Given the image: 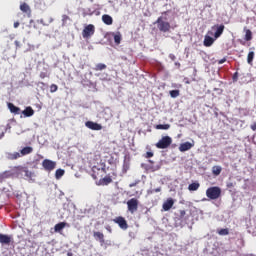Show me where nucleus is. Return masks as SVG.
Masks as SVG:
<instances>
[{
	"instance_id": "obj_18",
	"label": "nucleus",
	"mask_w": 256,
	"mask_h": 256,
	"mask_svg": "<svg viewBox=\"0 0 256 256\" xmlns=\"http://www.w3.org/2000/svg\"><path fill=\"white\" fill-rule=\"evenodd\" d=\"M215 43V39L211 36L206 35L204 37L203 45L204 47H211Z\"/></svg>"
},
{
	"instance_id": "obj_36",
	"label": "nucleus",
	"mask_w": 256,
	"mask_h": 256,
	"mask_svg": "<svg viewBox=\"0 0 256 256\" xmlns=\"http://www.w3.org/2000/svg\"><path fill=\"white\" fill-rule=\"evenodd\" d=\"M40 23H41L42 25H49V24L53 23V18L47 17V22H45L44 19H41V20H40Z\"/></svg>"
},
{
	"instance_id": "obj_31",
	"label": "nucleus",
	"mask_w": 256,
	"mask_h": 256,
	"mask_svg": "<svg viewBox=\"0 0 256 256\" xmlns=\"http://www.w3.org/2000/svg\"><path fill=\"white\" fill-rule=\"evenodd\" d=\"M199 187H200V184L198 182H194L188 186V189L190 191H197V189H199Z\"/></svg>"
},
{
	"instance_id": "obj_25",
	"label": "nucleus",
	"mask_w": 256,
	"mask_h": 256,
	"mask_svg": "<svg viewBox=\"0 0 256 256\" xmlns=\"http://www.w3.org/2000/svg\"><path fill=\"white\" fill-rule=\"evenodd\" d=\"M221 171H223V168L221 166L212 167V174L215 175V177L221 175Z\"/></svg>"
},
{
	"instance_id": "obj_14",
	"label": "nucleus",
	"mask_w": 256,
	"mask_h": 256,
	"mask_svg": "<svg viewBox=\"0 0 256 256\" xmlns=\"http://www.w3.org/2000/svg\"><path fill=\"white\" fill-rule=\"evenodd\" d=\"M175 205V200L173 198H168L162 205L164 211H170Z\"/></svg>"
},
{
	"instance_id": "obj_3",
	"label": "nucleus",
	"mask_w": 256,
	"mask_h": 256,
	"mask_svg": "<svg viewBox=\"0 0 256 256\" xmlns=\"http://www.w3.org/2000/svg\"><path fill=\"white\" fill-rule=\"evenodd\" d=\"M156 24L159 31L162 33H167L171 30V24L169 22L163 21V17L161 16L156 20Z\"/></svg>"
},
{
	"instance_id": "obj_20",
	"label": "nucleus",
	"mask_w": 256,
	"mask_h": 256,
	"mask_svg": "<svg viewBox=\"0 0 256 256\" xmlns=\"http://www.w3.org/2000/svg\"><path fill=\"white\" fill-rule=\"evenodd\" d=\"M102 21L105 25H113V17H111L109 14H104L102 16Z\"/></svg>"
},
{
	"instance_id": "obj_16",
	"label": "nucleus",
	"mask_w": 256,
	"mask_h": 256,
	"mask_svg": "<svg viewBox=\"0 0 256 256\" xmlns=\"http://www.w3.org/2000/svg\"><path fill=\"white\" fill-rule=\"evenodd\" d=\"M192 147L193 144L191 142H184L180 144L179 151H181V153H185V151H189Z\"/></svg>"
},
{
	"instance_id": "obj_34",
	"label": "nucleus",
	"mask_w": 256,
	"mask_h": 256,
	"mask_svg": "<svg viewBox=\"0 0 256 256\" xmlns=\"http://www.w3.org/2000/svg\"><path fill=\"white\" fill-rule=\"evenodd\" d=\"M63 175H65V170H63V169L56 170V172H55L56 179H61V177H63Z\"/></svg>"
},
{
	"instance_id": "obj_48",
	"label": "nucleus",
	"mask_w": 256,
	"mask_h": 256,
	"mask_svg": "<svg viewBox=\"0 0 256 256\" xmlns=\"http://www.w3.org/2000/svg\"><path fill=\"white\" fill-rule=\"evenodd\" d=\"M14 43H15L16 47H21V45H20V42H19V41H17V40H16Z\"/></svg>"
},
{
	"instance_id": "obj_40",
	"label": "nucleus",
	"mask_w": 256,
	"mask_h": 256,
	"mask_svg": "<svg viewBox=\"0 0 256 256\" xmlns=\"http://www.w3.org/2000/svg\"><path fill=\"white\" fill-rule=\"evenodd\" d=\"M161 187L155 188L154 190H148V195H153V193H160Z\"/></svg>"
},
{
	"instance_id": "obj_17",
	"label": "nucleus",
	"mask_w": 256,
	"mask_h": 256,
	"mask_svg": "<svg viewBox=\"0 0 256 256\" xmlns=\"http://www.w3.org/2000/svg\"><path fill=\"white\" fill-rule=\"evenodd\" d=\"M20 11H22V13H26L27 17H31V7L27 5V3H22L20 5Z\"/></svg>"
},
{
	"instance_id": "obj_41",
	"label": "nucleus",
	"mask_w": 256,
	"mask_h": 256,
	"mask_svg": "<svg viewBox=\"0 0 256 256\" xmlns=\"http://www.w3.org/2000/svg\"><path fill=\"white\" fill-rule=\"evenodd\" d=\"M47 77H49V73H47V72H41L40 73V79H45Z\"/></svg>"
},
{
	"instance_id": "obj_4",
	"label": "nucleus",
	"mask_w": 256,
	"mask_h": 256,
	"mask_svg": "<svg viewBox=\"0 0 256 256\" xmlns=\"http://www.w3.org/2000/svg\"><path fill=\"white\" fill-rule=\"evenodd\" d=\"M173 143V139L169 136H164L156 143L157 149H168Z\"/></svg>"
},
{
	"instance_id": "obj_1",
	"label": "nucleus",
	"mask_w": 256,
	"mask_h": 256,
	"mask_svg": "<svg viewBox=\"0 0 256 256\" xmlns=\"http://www.w3.org/2000/svg\"><path fill=\"white\" fill-rule=\"evenodd\" d=\"M206 197L212 201L219 199L221 197V188L218 186L209 187L206 190Z\"/></svg>"
},
{
	"instance_id": "obj_13",
	"label": "nucleus",
	"mask_w": 256,
	"mask_h": 256,
	"mask_svg": "<svg viewBox=\"0 0 256 256\" xmlns=\"http://www.w3.org/2000/svg\"><path fill=\"white\" fill-rule=\"evenodd\" d=\"M12 241H13V237H11L7 234H1L0 233V243H1V245H11Z\"/></svg>"
},
{
	"instance_id": "obj_44",
	"label": "nucleus",
	"mask_w": 256,
	"mask_h": 256,
	"mask_svg": "<svg viewBox=\"0 0 256 256\" xmlns=\"http://www.w3.org/2000/svg\"><path fill=\"white\" fill-rule=\"evenodd\" d=\"M227 61V58H222L221 60L218 61V65H223Z\"/></svg>"
},
{
	"instance_id": "obj_49",
	"label": "nucleus",
	"mask_w": 256,
	"mask_h": 256,
	"mask_svg": "<svg viewBox=\"0 0 256 256\" xmlns=\"http://www.w3.org/2000/svg\"><path fill=\"white\" fill-rule=\"evenodd\" d=\"M17 27H19V22L14 23V29H17Z\"/></svg>"
},
{
	"instance_id": "obj_52",
	"label": "nucleus",
	"mask_w": 256,
	"mask_h": 256,
	"mask_svg": "<svg viewBox=\"0 0 256 256\" xmlns=\"http://www.w3.org/2000/svg\"><path fill=\"white\" fill-rule=\"evenodd\" d=\"M96 77H99V74H96Z\"/></svg>"
},
{
	"instance_id": "obj_2",
	"label": "nucleus",
	"mask_w": 256,
	"mask_h": 256,
	"mask_svg": "<svg viewBox=\"0 0 256 256\" xmlns=\"http://www.w3.org/2000/svg\"><path fill=\"white\" fill-rule=\"evenodd\" d=\"M105 173H107V170L105 168V164H102L101 167H99V166H93L92 167L91 176L94 180L101 179V177H103V175H105Z\"/></svg>"
},
{
	"instance_id": "obj_32",
	"label": "nucleus",
	"mask_w": 256,
	"mask_h": 256,
	"mask_svg": "<svg viewBox=\"0 0 256 256\" xmlns=\"http://www.w3.org/2000/svg\"><path fill=\"white\" fill-rule=\"evenodd\" d=\"M218 235L225 236L229 235V228H221L217 230Z\"/></svg>"
},
{
	"instance_id": "obj_15",
	"label": "nucleus",
	"mask_w": 256,
	"mask_h": 256,
	"mask_svg": "<svg viewBox=\"0 0 256 256\" xmlns=\"http://www.w3.org/2000/svg\"><path fill=\"white\" fill-rule=\"evenodd\" d=\"M93 237L96 241H99L101 245L105 243V235L102 232H93Z\"/></svg>"
},
{
	"instance_id": "obj_45",
	"label": "nucleus",
	"mask_w": 256,
	"mask_h": 256,
	"mask_svg": "<svg viewBox=\"0 0 256 256\" xmlns=\"http://www.w3.org/2000/svg\"><path fill=\"white\" fill-rule=\"evenodd\" d=\"M250 129H252V131H256V122H254L251 126Z\"/></svg>"
},
{
	"instance_id": "obj_10",
	"label": "nucleus",
	"mask_w": 256,
	"mask_h": 256,
	"mask_svg": "<svg viewBox=\"0 0 256 256\" xmlns=\"http://www.w3.org/2000/svg\"><path fill=\"white\" fill-rule=\"evenodd\" d=\"M15 176V171L13 170H6L2 173H0V184L5 183L7 179H11V177Z\"/></svg>"
},
{
	"instance_id": "obj_24",
	"label": "nucleus",
	"mask_w": 256,
	"mask_h": 256,
	"mask_svg": "<svg viewBox=\"0 0 256 256\" xmlns=\"http://www.w3.org/2000/svg\"><path fill=\"white\" fill-rule=\"evenodd\" d=\"M245 31V41H251L253 39V32H251L250 29H247V27L244 28Z\"/></svg>"
},
{
	"instance_id": "obj_37",
	"label": "nucleus",
	"mask_w": 256,
	"mask_h": 256,
	"mask_svg": "<svg viewBox=\"0 0 256 256\" xmlns=\"http://www.w3.org/2000/svg\"><path fill=\"white\" fill-rule=\"evenodd\" d=\"M67 21H71V18L67 15H62V25L65 26L67 25Z\"/></svg>"
},
{
	"instance_id": "obj_47",
	"label": "nucleus",
	"mask_w": 256,
	"mask_h": 256,
	"mask_svg": "<svg viewBox=\"0 0 256 256\" xmlns=\"http://www.w3.org/2000/svg\"><path fill=\"white\" fill-rule=\"evenodd\" d=\"M169 57H170V59H171L172 61H175V59H176V57H175L173 54H170Z\"/></svg>"
},
{
	"instance_id": "obj_35",
	"label": "nucleus",
	"mask_w": 256,
	"mask_h": 256,
	"mask_svg": "<svg viewBox=\"0 0 256 256\" xmlns=\"http://www.w3.org/2000/svg\"><path fill=\"white\" fill-rule=\"evenodd\" d=\"M180 92L179 90H171L170 91V97H172L173 99H176V97H179Z\"/></svg>"
},
{
	"instance_id": "obj_23",
	"label": "nucleus",
	"mask_w": 256,
	"mask_h": 256,
	"mask_svg": "<svg viewBox=\"0 0 256 256\" xmlns=\"http://www.w3.org/2000/svg\"><path fill=\"white\" fill-rule=\"evenodd\" d=\"M65 227H67V224L65 222H60L55 225L54 230L56 231V233H61V231H63Z\"/></svg>"
},
{
	"instance_id": "obj_9",
	"label": "nucleus",
	"mask_w": 256,
	"mask_h": 256,
	"mask_svg": "<svg viewBox=\"0 0 256 256\" xmlns=\"http://www.w3.org/2000/svg\"><path fill=\"white\" fill-rule=\"evenodd\" d=\"M113 221L120 227V229H123V231L129 229V224H127V220H125L123 216H118L114 218Z\"/></svg>"
},
{
	"instance_id": "obj_6",
	"label": "nucleus",
	"mask_w": 256,
	"mask_h": 256,
	"mask_svg": "<svg viewBox=\"0 0 256 256\" xmlns=\"http://www.w3.org/2000/svg\"><path fill=\"white\" fill-rule=\"evenodd\" d=\"M93 35H95V25L89 24L83 29L82 37L84 39H89L90 37H93Z\"/></svg>"
},
{
	"instance_id": "obj_50",
	"label": "nucleus",
	"mask_w": 256,
	"mask_h": 256,
	"mask_svg": "<svg viewBox=\"0 0 256 256\" xmlns=\"http://www.w3.org/2000/svg\"><path fill=\"white\" fill-rule=\"evenodd\" d=\"M135 185H137V183H131V184H129V187L131 188V187H135Z\"/></svg>"
},
{
	"instance_id": "obj_7",
	"label": "nucleus",
	"mask_w": 256,
	"mask_h": 256,
	"mask_svg": "<svg viewBox=\"0 0 256 256\" xmlns=\"http://www.w3.org/2000/svg\"><path fill=\"white\" fill-rule=\"evenodd\" d=\"M212 31L214 32V39H219L221 35H223V32L225 31V25L224 24H215L212 26Z\"/></svg>"
},
{
	"instance_id": "obj_38",
	"label": "nucleus",
	"mask_w": 256,
	"mask_h": 256,
	"mask_svg": "<svg viewBox=\"0 0 256 256\" xmlns=\"http://www.w3.org/2000/svg\"><path fill=\"white\" fill-rule=\"evenodd\" d=\"M185 215H187V212L185 210H179V220L183 221L185 219Z\"/></svg>"
},
{
	"instance_id": "obj_21",
	"label": "nucleus",
	"mask_w": 256,
	"mask_h": 256,
	"mask_svg": "<svg viewBox=\"0 0 256 256\" xmlns=\"http://www.w3.org/2000/svg\"><path fill=\"white\" fill-rule=\"evenodd\" d=\"M33 153V147L26 146L20 151L21 157H24L25 155H31Z\"/></svg>"
},
{
	"instance_id": "obj_30",
	"label": "nucleus",
	"mask_w": 256,
	"mask_h": 256,
	"mask_svg": "<svg viewBox=\"0 0 256 256\" xmlns=\"http://www.w3.org/2000/svg\"><path fill=\"white\" fill-rule=\"evenodd\" d=\"M21 172L25 173V177H27L28 179H31V177H33V172L29 171V169L27 168H22Z\"/></svg>"
},
{
	"instance_id": "obj_29",
	"label": "nucleus",
	"mask_w": 256,
	"mask_h": 256,
	"mask_svg": "<svg viewBox=\"0 0 256 256\" xmlns=\"http://www.w3.org/2000/svg\"><path fill=\"white\" fill-rule=\"evenodd\" d=\"M19 157H21V153L19 152H14L8 155V159L11 161H15V159H19Z\"/></svg>"
},
{
	"instance_id": "obj_11",
	"label": "nucleus",
	"mask_w": 256,
	"mask_h": 256,
	"mask_svg": "<svg viewBox=\"0 0 256 256\" xmlns=\"http://www.w3.org/2000/svg\"><path fill=\"white\" fill-rule=\"evenodd\" d=\"M85 127L91 129L92 131H101V129H103V126L101 124L93 121H87L85 123Z\"/></svg>"
},
{
	"instance_id": "obj_19",
	"label": "nucleus",
	"mask_w": 256,
	"mask_h": 256,
	"mask_svg": "<svg viewBox=\"0 0 256 256\" xmlns=\"http://www.w3.org/2000/svg\"><path fill=\"white\" fill-rule=\"evenodd\" d=\"M8 109L10 112L14 113V115H19V113H21V108L15 106V104L11 102L8 103Z\"/></svg>"
},
{
	"instance_id": "obj_27",
	"label": "nucleus",
	"mask_w": 256,
	"mask_h": 256,
	"mask_svg": "<svg viewBox=\"0 0 256 256\" xmlns=\"http://www.w3.org/2000/svg\"><path fill=\"white\" fill-rule=\"evenodd\" d=\"M104 69H107V65L103 63H98L93 68L94 71H104Z\"/></svg>"
},
{
	"instance_id": "obj_42",
	"label": "nucleus",
	"mask_w": 256,
	"mask_h": 256,
	"mask_svg": "<svg viewBox=\"0 0 256 256\" xmlns=\"http://www.w3.org/2000/svg\"><path fill=\"white\" fill-rule=\"evenodd\" d=\"M144 157L146 159H151V157H153V152H146V154L144 155Z\"/></svg>"
},
{
	"instance_id": "obj_43",
	"label": "nucleus",
	"mask_w": 256,
	"mask_h": 256,
	"mask_svg": "<svg viewBox=\"0 0 256 256\" xmlns=\"http://www.w3.org/2000/svg\"><path fill=\"white\" fill-rule=\"evenodd\" d=\"M239 79V73L238 72H235L234 75H233V81H237Z\"/></svg>"
},
{
	"instance_id": "obj_28",
	"label": "nucleus",
	"mask_w": 256,
	"mask_h": 256,
	"mask_svg": "<svg viewBox=\"0 0 256 256\" xmlns=\"http://www.w3.org/2000/svg\"><path fill=\"white\" fill-rule=\"evenodd\" d=\"M155 129L167 131V129H171L170 124H158L155 126Z\"/></svg>"
},
{
	"instance_id": "obj_12",
	"label": "nucleus",
	"mask_w": 256,
	"mask_h": 256,
	"mask_svg": "<svg viewBox=\"0 0 256 256\" xmlns=\"http://www.w3.org/2000/svg\"><path fill=\"white\" fill-rule=\"evenodd\" d=\"M110 183H113V178L111 174H107L104 178H100L98 182H96V184L99 186H107L110 185Z\"/></svg>"
},
{
	"instance_id": "obj_33",
	"label": "nucleus",
	"mask_w": 256,
	"mask_h": 256,
	"mask_svg": "<svg viewBox=\"0 0 256 256\" xmlns=\"http://www.w3.org/2000/svg\"><path fill=\"white\" fill-rule=\"evenodd\" d=\"M114 43H116V45L121 44V32L114 34Z\"/></svg>"
},
{
	"instance_id": "obj_46",
	"label": "nucleus",
	"mask_w": 256,
	"mask_h": 256,
	"mask_svg": "<svg viewBox=\"0 0 256 256\" xmlns=\"http://www.w3.org/2000/svg\"><path fill=\"white\" fill-rule=\"evenodd\" d=\"M106 230H107L108 233H112V231H113V230L111 229V226H107V227H106Z\"/></svg>"
},
{
	"instance_id": "obj_22",
	"label": "nucleus",
	"mask_w": 256,
	"mask_h": 256,
	"mask_svg": "<svg viewBox=\"0 0 256 256\" xmlns=\"http://www.w3.org/2000/svg\"><path fill=\"white\" fill-rule=\"evenodd\" d=\"M22 113L26 117H33V115H35V110H33L31 106H29V107H26V109L22 111Z\"/></svg>"
},
{
	"instance_id": "obj_51",
	"label": "nucleus",
	"mask_w": 256,
	"mask_h": 256,
	"mask_svg": "<svg viewBox=\"0 0 256 256\" xmlns=\"http://www.w3.org/2000/svg\"><path fill=\"white\" fill-rule=\"evenodd\" d=\"M41 85H45V83L41 82Z\"/></svg>"
},
{
	"instance_id": "obj_5",
	"label": "nucleus",
	"mask_w": 256,
	"mask_h": 256,
	"mask_svg": "<svg viewBox=\"0 0 256 256\" xmlns=\"http://www.w3.org/2000/svg\"><path fill=\"white\" fill-rule=\"evenodd\" d=\"M127 209L131 215L137 213L139 209V200L137 198H131L127 201Z\"/></svg>"
},
{
	"instance_id": "obj_8",
	"label": "nucleus",
	"mask_w": 256,
	"mask_h": 256,
	"mask_svg": "<svg viewBox=\"0 0 256 256\" xmlns=\"http://www.w3.org/2000/svg\"><path fill=\"white\" fill-rule=\"evenodd\" d=\"M42 167L48 171V173H51L57 167V162L49 160V159H44L42 162Z\"/></svg>"
},
{
	"instance_id": "obj_26",
	"label": "nucleus",
	"mask_w": 256,
	"mask_h": 256,
	"mask_svg": "<svg viewBox=\"0 0 256 256\" xmlns=\"http://www.w3.org/2000/svg\"><path fill=\"white\" fill-rule=\"evenodd\" d=\"M253 59H255V52L251 51L248 53V56H247L248 65H253Z\"/></svg>"
},
{
	"instance_id": "obj_39",
	"label": "nucleus",
	"mask_w": 256,
	"mask_h": 256,
	"mask_svg": "<svg viewBox=\"0 0 256 256\" xmlns=\"http://www.w3.org/2000/svg\"><path fill=\"white\" fill-rule=\"evenodd\" d=\"M57 89H59V87L57 86V84H51V86H50V92H51V93L57 92Z\"/></svg>"
}]
</instances>
